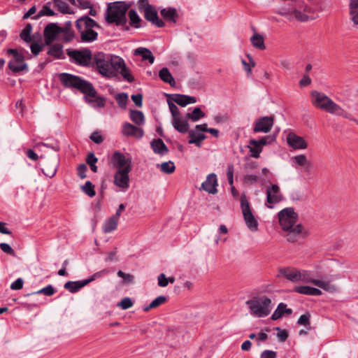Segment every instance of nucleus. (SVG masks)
<instances>
[{
	"label": "nucleus",
	"mask_w": 358,
	"mask_h": 358,
	"mask_svg": "<svg viewBox=\"0 0 358 358\" xmlns=\"http://www.w3.org/2000/svg\"><path fill=\"white\" fill-rule=\"evenodd\" d=\"M59 79L64 87L74 88L85 95L86 101L92 103L94 106L103 108L106 104V99L101 96H96V90L93 85L87 80L81 78L80 76L68 73L59 74Z\"/></svg>",
	"instance_id": "1"
},
{
	"label": "nucleus",
	"mask_w": 358,
	"mask_h": 358,
	"mask_svg": "<svg viewBox=\"0 0 358 358\" xmlns=\"http://www.w3.org/2000/svg\"><path fill=\"white\" fill-rule=\"evenodd\" d=\"M278 217L288 242L295 243L301 236L305 237L308 234L302 224H296L299 216L293 208L282 209L278 213Z\"/></svg>",
	"instance_id": "2"
},
{
	"label": "nucleus",
	"mask_w": 358,
	"mask_h": 358,
	"mask_svg": "<svg viewBox=\"0 0 358 358\" xmlns=\"http://www.w3.org/2000/svg\"><path fill=\"white\" fill-rule=\"evenodd\" d=\"M129 7L130 4L126 1H117L109 3L104 15L106 22L109 24L125 27L124 29L128 31L129 28L127 27L126 14Z\"/></svg>",
	"instance_id": "3"
},
{
	"label": "nucleus",
	"mask_w": 358,
	"mask_h": 358,
	"mask_svg": "<svg viewBox=\"0 0 358 358\" xmlns=\"http://www.w3.org/2000/svg\"><path fill=\"white\" fill-rule=\"evenodd\" d=\"M117 59L110 57L102 52L95 53L93 57V64H95L98 72L107 78L115 77Z\"/></svg>",
	"instance_id": "4"
},
{
	"label": "nucleus",
	"mask_w": 358,
	"mask_h": 358,
	"mask_svg": "<svg viewBox=\"0 0 358 358\" xmlns=\"http://www.w3.org/2000/svg\"><path fill=\"white\" fill-rule=\"evenodd\" d=\"M97 22L87 15H84L76 21V27L80 34L83 42H93L97 39L98 33L93 30L94 27H99Z\"/></svg>",
	"instance_id": "5"
},
{
	"label": "nucleus",
	"mask_w": 358,
	"mask_h": 358,
	"mask_svg": "<svg viewBox=\"0 0 358 358\" xmlns=\"http://www.w3.org/2000/svg\"><path fill=\"white\" fill-rule=\"evenodd\" d=\"M250 313L257 317L268 316L271 310V300L266 296L253 297L245 302Z\"/></svg>",
	"instance_id": "6"
},
{
	"label": "nucleus",
	"mask_w": 358,
	"mask_h": 358,
	"mask_svg": "<svg viewBox=\"0 0 358 358\" xmlns=\"http://www.w3.org/2000/svg\"><path fill=\"white\" fill-rule=\"evenodd\" d=\"M310 96L312 98V104L318 109L330 114H334L338 110L341 109V106L338 104L335 103L331 98L322 92L313 91Z\"/></svg>",
	"instance_id": "7"
},
{
	"label": "nucleus",
	"mask_w": 358,
	"mask_h": 358,
	"mask_svg": "<svg viewBox=\"0 0 358 358\" xmlns=\"http://www.w3.org/2000/svg\"><path fill=\"white\" fill-rule=\"evenodd\" d=\"M66 54L70 57L71 62L82 66H92L91 62L93 60L92 51L88 48L83 50H66Z\"/></svg>",
	"instance_id": "8"
},
{
	"label": "nucleus",
	"mask_w": 358,
	"mask_h": 358,
	"mask_svg": "<svg viewBox=\"0 0 358 358\" xmlns=\"http://www.w3.org/2000/svg\"><path fill=\"white\" fill-rule=\"evenodd\" d=\"M139 3L138 8L144 11V17L146 20L159 28L165 26L164 21L159 18L155 8L148 3V0H140Z\"/></svg>",
	"instance_id": "9"
},
{
	"label": "nucleus",
	"mask_w": 358,
	"mask_h": 358,
	"mask_svg": "<svg viewBox=\"0 0 358 358\" xmlns=\"http://www.w3.org/2000/svg\"><path fill=\"white\" fill-rule=\"evenodd\" d=\"M7 55H12L13 59L8 62V67L13 73H19L23 71H28V66L24 62V56L16 49H8Z\"/></svg>",
	"instance_id": "10"
},
{
	"label": "nucleus",
	"mask_w": 358,
	"mask_h": 358,
	"mask_svg": "<svg viewBox=\"0 0 358 358\" xmlns=\"http://www.w3.org/2000/svg\"><path fill=\"white\" fill-rule=\"evenodd\" d=\"M241 206L246 226L252 231H256L258 229V222L255 217L250 209V203L245 194L241 197Z\"/></svg>",
	"instance_id": "11"
},
{
	"label": "nucleus",
	"mask_w": 358,
	"mask_h": 358,
	"mask_svg": "<svg viewBox=\"0 0 358 358\" xmlns=\"http://www.w3.org/2000/svg\"><path fill=\"white\" fill-rule=\"evenodd\" d=\"M131 170V167L127 166L123 169L117 170L114 175V184L126 190L129 187V173Z\"/></svg>",
	"instance_id": "12"
},
{
	"label": "nucleus",
	"mask_w": 358,
	"mask_h": 358,
	"mask_svg": "<svg viewBox=\"0 0 358 358\" xmlns=\"http://www.w3.org/2000/svg\"><path fill=\"white\" fill-rule=\"evenodd\" d=\"M266 193L267 202L266 206L269 208H272L273 204L278 203L283 199V196L278 185L273 184L268 187Z\"/></svg>",
	"instance_id": "13"
},
{
	"label": "nucleus",
	"mask_w": 358,
	"mask_h": 358,
	"mask_svg": "<svg viewBox=\"0 0 358 358\" xmlns=\"http://www.w3.org/2000/svg\"><path fill=\"white\" fill-rule=\"evenodd\" d=\"M62 27L58 26L57 23L48 24L43 31V36L45 45H50L56 40L57 36L62 34Z\"/></svg>",
	"instance_id": "14"
},
{
	"label": "nucleus",
	"mask_w": 358,
	"mask_h": 358,
	"mask_svg": "<svg viewBox=\"0 0 358 358\" xmlns=\"http://www.w3.org/2000/svg\"><path fill=\"white\" fill-rule=\"evenodd\" d=\"M274 117L273 116H264L257 119L254 123V133H268L273 125Z\"/></svg>",
	"instance_id": "15"
},
{
	"label": "nucleus",
	"mask_w": 358,
	"mask_h": 358,
	"mask_svg": "<svg viewBox=\"0 0 358 358\" xmlns=\"http://www.w3.org/2000/svg\"><path fill=\"white\" fill-rule=\"evenodd\" d=\"M110 162L114 168L117 170L123 169L127 166L131 167V159L127 158L123 153L118 151L113 153Z\"/></svg>",
	"instance_id": "16"
},
{
	"label": "nucleus",
	"mask_w": 358,
	"mask_h": 358,
	"mask_svg": "<svg viewBox=\"0 0 358 358\" xmlns=\"http://www.w3.org/2000/svg\"><path fill=\"white\" fill-rule=\"evenodd\" d=\"M287 144L294 150H303L308 147V143L301 136L293 132H290L287 136Z\"/></svg>",
	"instance_id": "17"
},
{
	"label": "nucleus",
	"mask_w": 358,
	"mask_h": 358,
	"mask_svg": "<svg viewBox=\"0 0 358 358\" xmlns=\"http://www.w3.org/2000/svg\"><path fill=\"white\" fill-rule=\"evenodd\" d=\"M217 186V176L215 173L209 174L206 180L201 184V189H203L209 194H215L217 192L216 187Z\"/></svg>",
	"instance_id": "18"
},
{
	"label": "nucleus",
	"mask_w": 358,
	"mask_h": 358,
	"mask_svg": "<svg viewBox=\"0 0 358 358\" xmlns=\"http://www.w3.org/2000/svg\"><path fill=\"white\" fill-rule=\"evenodd\" d=\"M118 73H120L127 82L132 83L134 81V77L131 74L129 70L126 66L124 61L120 57L117 59L115 77L117 76Z\"/></svg>",
	"instance_id": "19"
},
{
	"label": "nucleus",
	"mask_w": 358,
	"mask_h": 358,
	"mask_svg": "<svg viewBox=\"0 0 358 358\" xmlns=\"http://www.w3.org/2000/svg\"><path fill=\"white\" fill-rule=\"evenodd\" d=\"M122 134L126 136H134L141 138L144 135L143 130L129 122H125L122 126Z\"/></svg>",
	"instance_id": "20"
},
{
	"label": "nucleus",
	"mask_w": 358,
	"mask_h": 358,
	"mask_svg": "<svg viewBox=\"0 0 358 358\" xmlns=\"http://www.w3.org/2000/svg\"><path fill=\"white\" fill-rule=\"evenodd\" d=\"M171 99L182 107H185L189 103H194L197 101L195 96H191L185 94H174L169 95Z\"/></svg>",
	"instance_id": "21"
},
{
	"label": "nucleus",
	"mask_w": 358,
	"mask_h": 358,
	"mask_svg": "<svg viewBox=\"0 0 358 358\" xmlns=\"http://www.w3.org/2000/svg\"><path fill=\"white\" fill-rule=\"evenodd\" d=\"M279 273L284 275L288 280L293 282L300 281L299 270L292 267L280 268Z\"/></svg>",
	"instance_id": "22"
},
{
	"label": "nucleus",
	"mask_w": 358,
	"mask_h": 358,
	"mask_svg": "<svg viewBox=\"0 0 358 358\" xmlns=\"http://www.w3.org/2000/svg\"><path fill=\"white\" fill-rule=\"evenodd\" d=\"M90 282L91 280L68 281L64 284V287L71 293H76Z\"/></svg>",
	"instance_id": "23"
},
{
	"label": "nucleus",
	"mask_w": 358,
	"mask_h": 358,
	"mask_svg": "<svg viewBox=\"0 0 358 358\" xmlns=\"http://www.w3.org/2000/svg\"><path fill=\"white\" fill-rule=\"evenodd\" d=\"M150 146L153 152L159 155H166L169 152L167 146L161 138L153 139L150 142Z\"/></svg>",
	"instance_id": "24"
},
{
	"label": "nucleus",
	"mask_w": 358,
	"mask_h": 358,
	"mask_svg": "<svg viewBox=\"0 0 358 358\" xmlns=\"http://www.w3.org/2000/svg\"><path fill=\"white\" fill-rule=\"evenodd\" d=\"M294 291L308 296H320L322 294V291L317 288L305 285L296 286Z\"/></svg>",
	"instance_id": "25"
},
{
	"label": "nucleus",
	"mask_w": 358,
	"mask_h": 358,
	"mask_svg": "<svg viewBox=\"0 0 358 358\" xmlns=\"http://www.w3.org/2000/svg\"><path fill=\"white\" fill-rule=\"evenodd\" d=\"M172 124L175 129L182 134H185L188 131V122L186 119H182L180 116L178 118H173Z\"/></svg>",
	"instance_id": "26"
},
{
	"label": "nucleus",
	"mask_w": 358,
	"mask_h": 358,
	"mask_svg": "<svg viewBox=\"0 0 358 358\" xmlns=\"http://www.w3.org/2000/svg\"><path fill=\"white\" fill-rule=\"evenodd\" d=\"M135 55H139L143 60H148L150 64H153L155 57L150 50L146 48H138L134 50Z\"/></svg>",
	"instance_id": "27"
},
{
	"label": "nucleus",
	"mask_w": 358,
	"mask_h": 358,
	"mask_svg": "<svg viewBox=\"0 0 358 358\" xmlns=\"http://www.w3.org/2000/svg\"><path fill=\"white\" fill-rule=\"evenodd\" d=\"M159 76L162 81L169 83L171 87L176 86L175 79L168 68H162L159 72Z\"/></svg>",
	"instance_id": "28"
},
{
	"label": "nucleus",
	"mask_w": 358,
	"mask_h": 358,
	"mask_svg": "<svg viewBox=\"0 0 358 358\" xmlns=\"http://www.w3.org/2000/svg\"><path fill=\"white\" fill-rule=\"evenodd\" d=\"M313 284L327 292H336L338 291L337 286L334 284H331L330 281L320 280L316 279V280L313 281Z\"/></svg>",
	"instance_id": "29"
},
{
	"label": "nucleus",
	"mask_w": 358,
	"mask_h": 358,
	"mask_svg": "<svg viewBox=\"0 0 358 358\" xmlns=\"http://www.w3.org/2000/svg\"><path fill=\"white\" fill-rule=\"evenodd\" d=\"M160 14L164 20L173 23L176 22V18L178 17L176 8H164L160 11Z\"/></svg>",
	"instance_id": "30"
},
{
	"label": "nucleus",
	"mask_w": 358,
	"mask_h": 358,
	"mask_svg": "<svg viewBox=\"0 0 358 358\" xmlns=\"http://www.w3.org/2000/svg\"><path fill=\"white\" fill-rule=\"evenodd\" d=\"M48 55L57 59H63V45L59 43L54 44L49 48Z\"/></svg>",
	"instance_id": "31"
},
{
	"label": "nucleus",
	"mask_w": 358,
	"mask_h": 358,
	"mask_svg": "<svg viewBox=\"0 0 358 358\" xmlns=\"http://www.w3.org/2000/svg\"><path fill=\"white\" fill-rule=\"evenodd\" d=\"M130 118L138 126H141L145 123L144 115L140 110H131Z\"/></svg>",
	"instance_id": "32"
},
{
	"label": "nucleus",
	"mask_w": 358,
	"mask_h": 358,
	"mask_svg": "<svg viewBox=\"0 0 358 358\" xmlns=\"http://www.w3.org/2000/svg\"><path fill=\"white\" fill-rule=\"evenodd\" d=\"M255 141H257V140L250 139L248 147L250 150V156L254 158H258L259 157V155L262 151V148L259 145L258 143H254L253 142Z\"/></svg>",
	"instance_id": "33"
},
{
	"label": "nucleus",
	"mask_w": 358,
	"mask_h": 358,
	"mask_svg": "<svg viewBox=\"0 0 358 358\" xmlns=\"http://www.w3.org/2000/svg\"><path fill=\"white\" fill-rule=\"evenodd\" d=\"M128 16L129 18V24L131 27L136 29L141 27L140 22H141V19L135 10H129L128 12Z\"/></svg>",
	"instance_id": "34"
},
{
	"label": "nucleus",
	"mask_w": 358,
	"mask_h": 358,
	"mask_svg": "<svg viewBox=\"0 0 358 358\" xmlns=\"http://www.w3.org/2000/svg\"><path fill=\"white\" fill-rule=\"evenodd\" d=\"M250 41L254 47L259 50H265L266 45L264 43V38L259 34H255L250 38Z\"/></svg>",
	"instance_id": "35"
},
{
	"label": "nucleus",
	"mask_w": 358,
	"mask_h": 358,
	"mask_svg": "<svg viewBox=\"0 0 358 358\" xmlns=\"http://www.w3.org/2000/svg\"><path fill=\"white\" fill-rule=\"evenodd\" d=\"M189 136L190 140L189 141V143L195 144L196 146L200 147L201 145V142L206 139V136L203 134H195L194 131H190L189 132Z\"/></svg>",
	"instance_id": "36"
},
{
	"label": "nucleus",
	"mask_w": 358,
	"mask_h": 358,
	"mask_svg": "<svg viewBox=\"0 0 358 358\" xmlns=\"http://www.w3.org/2000/svg\"><path fill=\"white\" fill-rule=\"evenodd\" d=\"M157 167H159L160 171L166 174H171L176 170V166L172 161L163 162L162 164H157Z\"/></svg>",
	"instance_id": "37"
},
{
	"label": "nucleus",
	"mask_w": 358,
	"mask_h": 358,
	"mask_svg": "<svg viewBox=\"0 0 358 358\" xmlns=\"http://www.w3.org/2000/svg\"><path fill=\"white\" fill-rule=\"evenodd\" d=\"M205 117V113L201 110L199 107H196L192 113L186 114V117L191 120L192 122H196L201 118Z\"/></svg>",
	"instance_id": "38"
},
{
	"label": "nucleus",
	"mask_w": 358,
	"mask_h": 358,
	"mask_svg": "<svg viewBox=\"0 0 358 358\" xmlns=\"http://www.w3.org/2000/svg\"><path fill=\"white\" fill-rule=\"evenodd\" d=\"M31 24L29 23L27 24L20 34V38L26 43H30L32 41V37L31 36Z\"/></svg>",
	"instance_id": "39"
},
{
	"label": "nucleus",
	"mask_w": 358,
	"mask_h": 358,
	"mask_svg": "<svg viewBox=\"0 0 358 358\" xmlns=\"http://www.w3.org/2000/svg\"><path fill=\"white\" fill-rule=\"evenodd\" d=\"M118 224V220L114 217H110L104 224L103 231L106 233L111 232L116 229Z\"/></svg>",
	"instance_id": "40"
},
{
	"label": "nucleus",
	"mask_w": 358,
	"mask_h": 358,
	"mask_svg": "<svg viewBox=\"0 0 358 358\" xmlns=\"http://www.w3.org/2000/svg\"><path fill=\"white\" fill-rule=\"evenodd\" d=\"M166 301V296H159L157 297L156 299H155L150 303L149 306L145 307L143 308V310L145 312H148V311H149L152 308H155L159 306L160 305L163 304Z\"/></svg>",
	"instance_id": "41"
},
{
	"label": "nucleus",
	"mask_w": 358,
	"mask_h": 358,
	"mask_svg": "<svg viewBox=\"0 0 358 358\" xmlns=\"http://www.w3.org/2000/svg\"><path fill=\"white\" fill-rule=\"evenodd\" d=\"M292 161L297 165L303 167H310L311 166L310 162H309L305 155H299L292 157Z\"/></svg>",
	"instance_id": "42"
},
{
	"label": "nucleus",
	"mask_w": 358,
	"mask_h": 358,
	"mask_svg": "<svg viewBox=\"0 0 358 358\" xmlns=\"http://www.w3.org/2000/svg\"><path fill=\"white\" fill-rule=\"evenodd\" d=\"M52 2L55 7L58 8L59 11L64 14H70L71 12L70 11L69 5L62 0H52Z\"/></svg>",
	"instance_id": "43"
},
{
	"label": "nucleus",
	"mask_w": 358,
	"mask_h": 358,
	"mask_svg": "<svg viewBox=\"0 0 358 358\" xmlns=\"http://www.w3.org/2000/svg\"><path fill=\"white\" fill-rule=\"evenodd\" d=\"M55 15V13L50 8V7L46 4L43 6L42 9L38 12V13L34 17H32V19L34 20H38L42 16H53Z\"/></svg>",
	"instance_id": "44"
},
{
	"label": "nucleus",
	"mask_w": 358,
	"mask_h": 358,
	"mask_svg": "<svg viewBox=\"0 0 358 358\" xmlns=\"http://www.w3.org/2000/svg\"><path fill=\"white\" fill-rule=\"evenodd\" d=\"M81 189L83 192H85L90 197H93L96 195V192L94 190V186L90 181H86L85 185L81 187Z\"/></svg>",
	"instance_id": "45"
},
{
	"label": "nucleus",
	"mask_w": 358,
	"mask_h": 358,
	"mask_svg": "<svg viewBox=\"0 0 358 358\" xmlns=\"http://www.w3.org/2000/svg\"><path fill=\"white\" fill-rule=\"evenodd\" d=\"M115 100L119 107L125 108L128 101V95L124 92L119 93L115 96Z\"/></svg>",
	"instance_id": "46"
},
{
	"label": "nucleus",
	"mask_w": 358,
	"mask_h": 358,
	"mask_svg": "<svg viewBox=\"0 0 358 358\" xmlns=\"http://www.w3.org/2000/svg\"><path fill=\"white\" fill-rule=\"evenodd\" d=\"M299 275H300V281H302L303 282H310L313 284V281L316 280V279L313 278L310 276V273L306 270H301L299 271Z\"/></svg>",
	"instance_id": "47"
},
{
	"label": "nucleus",
	"mask_w": 358,
	"mask_h": 358,
	"mask_svg": "<svg viewBox=\"0 0 358 358\" xmlns=\"http://www.w3.org/2000/svg\"><path fill=\"white\" fill-rule=\"evenodd\" d=\"M55 293V288L53 287L52 285H49L47 287H44V288L41 289L40 290H38V291H37L36 292H34L33 294H43L45 295V296H51Z\"/></svg>",
	"instance_id": "48"
},
{
	"label": "nucleus",
	"mask_w": 358,
	"mask_h": 358,
	"mask_svg": "<svg viewBox=\"0 0 358 358\" xmlns=\"http://www.w3.org/2000/svg\"><path fill=\"white\" fill-rule=\"evenodd\" d=\"M282 308H285V303H280L278 304L276 310L274 311V313L271 315V320H277L278 319L280 318L284 314Z\"/></svg>",
	"instance_id": "49"
},
{
	"label": "nucleus",
	"mask_w": 358,
	"mask_h": 358,
	"mask_svg": "<svg viewBox=\"0 0 358 358\" xmlns=\"http://www.w3.org/2000/svg\"><path fill=\"white\" fill-rule=\"evenodd\" d=\"M133 305L134 303L130 298L124 297L118 303L117 306L120 307L122 310H127L133 306Z\"/></svg>",
	"instance_id": "50"
},
{
	"label": "nucleus",
	"mask_w": 358,
	"mask_h": 358,
	"mask_svg": "<svg viewBox=\"0 0 358 358\" xmlns=\"http://www.w3.org/2000/svg\"><path fill=\"white\" fill-rule=\"evenodd\" d=\"M45 44L41 43L39 44L38 43H32L30 45V49L32 54L35 56L38 55L44 48Z\"/></svg>",
	"instance_id": "51"
},
{
	"label": "nucleus",
	"mask_w": 358,
	"mask_h": 358,
	"mask_svg": "<svg viewBox=\"0 0 358 358\" xmlns=\"http://www.w3.org/2000/svg\"><path fill=\"white\" fill-rule=\"evenodd\" d=\"M292 13L294 14V17L300 22H306L310 18V17L308 15L302 13L301 11L297 9H294L292 11Z\"/></svg>",
	"instance_id": "52"
},
{
	"label": "nucleus",
	"mask_w": 358,
	"mask_h": 358,
	"mask_svg": "<svg viewBox=\"0 0 358 358\" xmlns=\"http://www.w3.org/2000/svg\"><path fill=\"white\" fill-rule=\"evenodd\" d=\"M275 138L271 136H266L262 137L260 139L257 140V141L253 142L254 143H258L259 145L263 148L264 145H266L271 142L274 141Z\"/></svg>",
	"instance_id": "53"
},
{
	"label": "nucleus",
	"mask_w": 358,
	"mask_h": 358,
	"mask_svg": "<svg viewBox=\"0 0 358 358\" xmlns=\"http://www.w3.org/2000/svg\"><path fill=\"white\" fill-rule=\"evenodd\" d=\"M274 330L278 331L277 337L280 342H285L287 339L289 334L285 329H281L280 327H275Z\"/></svg>",
	"instance_id": "54"
},
{
	"label": "nucleus",
	"mask_w": 358,
	"mask_h": 358,
	"mask_svg": "<svg viewBox=\"0 0 358 358\" xmlns=\"http://www.w3.org/2000/svg\"><path fill=\"white\" fill-rule=\"evenodd\" d=\"M310 313H306V314H303V315H301L298 321H297V323L299 324V325H303V326H310Z\"/></svg>",
	"instance_id": "55"
},
{
	"label": "nucleus",
	"mask_w": 358,
	"mask_h": 358,
	"mask_svg": "<svg viewBox=\"0 0 358 358\" xmlns=\"http://www.w3.org/2000/svg\"><path fill=\"white\" fill-rule=\"evenodd\" d=\"M0 248L3 252H4L5 253H6L8 255H10L13 257L16 256L15 250L8 243H0Z\"/></svg>",
	"instance_id": "56"
},
{
	"label": "nucleus",
	"mask_w": 358,
	"mask_h": 358,
	"mask_svg": "<svg viewBox=\"0 0 358 358\" xmlns=\"http://www.w3.org/2000/svg\"><path fill=\"white\" fill-rule=\"evenodd\" d=\"M234 165L232 164H228L227 169V176L230 186H232V185H234Z\"/></svg>",
	"instance_id": "57"
},
{
	"label": "nucleus",
	"mask_w": 358,
	"mask_h": 358,
	"mask_svg": "<svg viewBox=\"0 0 358 358\" xmlns=\"http://www.w3.org/2000/svg\"><path fill=\"white\" fill-rule=\"evenodd\" d=\"M168 105L173 118H178L180 116L178 108L172 102L168 101Z\"/></svg>",
	"instance_id": "58"
},
{
	"label": "nucleus",
	"mask_w": 358,
	"mask_h": 358,
	"mask_svg": "<svg viewBox=\"0 0 358 358\" xmlns=\"http://www.w3.org/2000/svg\"><path fill=\"white\" fill-rule=\"evenodd\" d=\"M87 170V167L85 164H80L77 168V172H78V176L82 179L85 178L87 177V175H86Z\"/></svg>",
	"instance_id": "59"
},
{
	"label": "nucleus",
	"mask_w": 358,
	"mask_h": 358,
	"mask_svg": "<svg viewBox=\"0 0 358 358\" xmlns=\"http://www.w3.org/2000/svg\"><path fill=\"white\" fill-rule=\"evenodd\" d=\"M90 138L93 142L97 144H100L103 141V138L99 131H94Z\"/></svg>",
	"instance_id": "60"
},
{
	"label": "nucleus",
	"mask_w": 358,
	"mask_h": 358,
	"mask_svg": "<svg viewBox=\"0 0 358 358\" xmlns=\"http://www.w3.org/2000/svg\"><path fill=\"white\" fill-rule=\"evenodd\" d=\"M24 281L22 278H17L10 285V289L13 290H19L23 287Z\"/></svg>",
	"instance_id": "61"
},
{
	"label": "nucleus",
	"mask_w": 358,
	"mask_h": 358,
	"mask_svg": "<svg viewBox=\"0 0 358 358\" xmlns=\"http://www.w3.org/2000/svg\"><path fill=\"white\" fill-rule=\"evenodd\" d=\"M117 275L124 279L127 282H132L134 280V276L129 273H125L122 271L120 270L117 273Z\"/></svg>",
	"instance_id": "62"
},
{
	"label": "nucleus",
	"mask_w": 358,
	"mask_h": 358,
	"mask_svg": "<svg viewBox=\"0 0 358 358\" xmlns=\"http://www.w3.org/2000/svg\"><path fill=\"white\" fill-rule=\"evenodd\" d=\"M257 180H258V177L257 176L252 175V174H248V175L244 176V177H243L244 182L250 184V185L255 183V182L257 181Z\"/></svg>",
	"instance_id": "63"
},
{
	"label": "nucleus",
	"mask_w": 358,
	"mask_h": 358,
	"mask_svg": "<svg viewBox=\"0 0 358 358\" xmlns=\"http://www.w3.org/2000/svg\"><path fill=\"white\" fill-rule=\"evenodd\" d=\"M277 353L275 351L266 350L260 355V358H276Z\"/></svg>",
	"instance_id": "64"
}]
</instances>
